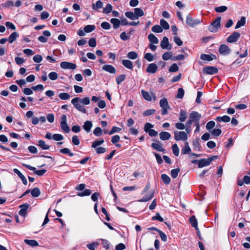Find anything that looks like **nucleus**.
I'll use <instances>...</instances> for the list:
<instances>
[{
  "label": "nucleus",
  "instance_id": "nucleus-50",
  "mask_svg": "<svg viewBox=\"0 0 250 250\" xmlns=\"http://www.w3.org/2000/svg\"><path fill=\"white\" fill-rule=\"evenodd\" d=\"M125 75L124 74L118 76L116 78V83L118 84H121L125 79Z\"/></svg>",
  "mask_w": 250,
  "mask_h": 250
},
{
  "label": "nucleus",
  "instance_id": "nucleus-46",
  "mask_svg": "<svg viewBox=\"0 0 250 250\" xmlns=\"http://www.w3.org/2000/svg\"><path fill=\"white\" fill-rule=\"evenodd\" d=\"M93 134L96 136H101L103 134V130L100 127H97L93 130Z\"/></svg>",
  "mask_w": 250,
  "mask_h": 250
},
{
  "label": "nucleus",
  "instance_id": "nucleus-29",
  "mask_svg": "<svg viewBox=\"0 0 250 250\" xmlns=\"http://www.w3.org/2000/svg\"><path fill=\"white\" fill-rule=\"evenodd\" d=\"M179 121L181 122H185L187 118V112L186 110H181L180 113Z\"/></svg>",
  "mask_w": 250,
  "mask_h": 250
},
{
  "label": "nucleus",
  "instance_id": "nucleus-52",
  "mask_svg": "<svg viewBox=\"0 0 250 250\" xmlns=\"http://www.w3.org/2000/svg\"><path fill=\"white\" fill-rule=\"evenodd\" d=\"M228 9V7L226 6H221L216 7L215 8V11L217 13L224 12Z\"/></svg>",
  "mask_w": 250,
  "mask_h": 250
},
{
  "label": "nucleus",
  "instance_id": "nucleus-43",
  "mask_svg": "<svg viewBox=\"0 0 250 250\" xmlns=\"http://www.w3.org/2000/svg\"><path fill=\"white\" fill-rule=\"evenodd\" d=\"M91 190L89 189H86L83 192H79L77 195L80 197H83L85 196H89L91 194Z\"/></svg>",
  "mask_w": 250,
  "mask_h": 250
},
{
  "label": "nucleus",
  "instance_id": "nucleus-61",
  "mask_svg": "<svg viewBox=\"0 0 250 250\" xmlns=\"http://www.w3.org/2000/svg\"><path fill=\"white\" fill-rule=\"evenodd\" d=\"M46 119L49 123H53L55 120V117H54V114L52 113H49V114H47L46 116Z\"/></svg>",
  "mask_w": 250,
  "mask_h": 250
},
{
  "label": "nucleus",
  "instance_id": "nucleus-33",
  "mask_svg": "<svg viewBox=\"0 0 250 250\" xmlns=\"http://www.w3.org/2000/svg\"><path fill=\"white\" fill-rule=\"evenodd\" d=\"M148 39L152 43L157 44L159 42L158 38L153 34L148 35Z\"/></svg>",
  "mask_w": 250,
  "mask_h": 250
},
{
  "label": "nucleus",
  "instance_id": "nucleus-26",
  "mask_svg": "<svg viewBox=\"0 0 250 250\" xmlns=\"http://www.w3.org/2000/svg\"><path fill=\"white\" fill-rule=\"evenodd\" d=\"M153 194L151 192L147 194L146 196L138 200L139 202H146L152 198Z\"/></svg>",
  "mask_w": 250,
  "mask_h": 250
},
{
  "label": "nucleus",
  "instance_id": "nucleus-60",
  "mask_svg": "<svg viewBox=\"0 0 250 250\" xmlns=\"http://www.w3.org/2000/svg\"><path fill=\"white\" fill-rule=\"evenodd\" d=\"M179 67L176 63H173L169 68V71L170 72H175L178 70Z\"/></svg>",
  "mask_w": 250,
  "mask_h": 250
},
{
  "label": "nucleus",
  "instance_id": "nucleus-21",
  "mask_svg": "<svg viewBox=\"0 0 250 250\" xmlns=\"http://www.w3.org/2000/svg\"><path fill=\"white\" fill-rule=\"evenodd\" d=\"M159 136L161 140L165 141L170 139L171 135L168 132L163 131L159 133Z\"/></svg>",
  "mask_w": 250,
  "mask_h": 250
},
{
  "label": "nucleus",
  "instance_id": "nucleus-48",
  "mask_svg": "<svg viewBox=\"0 0 250 250\" xmlns=\"http://www.w3.org/2000/svg\"><path fill=\"white\" fill-rule=\"evenodd\" d=\"M99 245L98 242H94L92 243L87 245V248L90 250H95V247H97Z\"/></svg>",
  "mask_w": 250,
  "mask_h": 250
},
{
  "label": "nucleus",
  "instance_id": "nucleus-5",
  "mask_svg": "<svg viewBox=\"0 0 250 250\" xmlns=\"http://www.w3.org/2000/svg\"><path fill=\"white\" fill-rule=\"evenodd\" d=\"M221 20V17H218L215 21H213L208 26V30L211 32H217L218 29L220 27Z\"/></svg>",
  "mask_w": 250,
  "mask_h": 250
},
{
  "label": "nucleus",
  "instance_id": "nucleus-51",
  "mask_svg": "<svg viewBox=\"0 0 250 250\" xmlns=\"http://www.w3.org/2000/svg\"><path fill=\"white\" fill-rule=\"evenodd\" d=\"M59 98L62 100H66L70 98V95L67 93H61L59 95Z\"/></svg>",
  "mask_w": 250,
  "mask_h": 250
},
{
  "label": "nucleus",
  "instance_id": "nucleus-44",
  "mask_svg": "<svg viewBox=\"0 0 250 250\" xmlns=\"http://www.w3.org/2000/svg\"><path fill=\"white\" fill-rule=\"evenodd\" d=\"M151 30L155 33H161L163 31V28L160 25H155L152 27Z\"/></svg>",
  "mask_w": 250,
  "mask_h": 250
},
{
  "label": "nucleus",
  "instance_id": "nucleus-32",
  "mask_svg": "<svg viewBox=\"0 0 250 250\" xmlns=\"http://www.w3.org/2000/svg\"><path fill=\"white\" fill-rule=\"evenodd\" d=\"M216 121L218 122H223L225 123H227L230 121V118L229 116L227 115H224L222 117L218 116L216 118Z\"/></svg>",
  "mask_w": 250,
  "mask_h": 250
},
{
  "label": "nucleus",
  "instance_id": "nucleus-6",
  "mask_svg": "<svg viewBox=\"0 0 250 250\" xmlns=\"http://www.w3.org/2000/svg\"><path fill=\"white\" fill-rule=\"evenodd\" d=\"M202 22V20L199 19H194L189 15L187 16L186 23L191 27H194L200 24Z\"/></svg>",
  "mask_w": 250,
  "mask_h": 250
},
{
  "label": "nucleus",
  "instance_id": "nucleus-18",
  "mask_svg": "<svg viewBox=\"0 0 250 250\" xmlns=\"http://www.w3.org/2000/svg\"><path fill=\"white\" fill-rule=\"evenodd\" d=\"M201 59L204 61H210L216 59V56L214 55H208L205 54H201L200 56Z\"/></svg>",
  "mask_w": 250,
  "mask_h": 250
},
{
  "label": "nucleus",
  "instance_id": "nucleus-62",
  "mask_svg": "<svg viewBox=\"0 0 250 250\" xmlns=\"http://www.w3.org/2000/svg\"><path fill=\"white\" fill-rule=\"evenodd\" d=\"M144 58L148 62H151L154 60V57L152 54L150 53H146L144 56Z\"/></svg>",
  "mask_w": 250,
  "mask_h": 250
},
{
  "label": "nucleus",
  "instance_id": "nucleus-34",
  "mask_svg": "<svg viewBox=\"0 0 250 250\" xmlns=\"http://www.w3.org/2000/svg\"><path fill=\"white\" fill-rule=\"evenodd\" d=\"M61 129L64 133H68L69 132L70 129L67 123L60 124Z\"/></svg>",
  "mask_w": 250,
  "mask_h": 250
},
{
  "label": "nucleus",
  "instance_id": "nucleus-39",
  "mask_svg": "<svg viewBox=\"0 0 250 250\" xmlns=\"http://www.w3.org/2000/svg\"><path fill=\"white\" fill-rule=\"evenodd\" d=\"M189 221L192 226L196 229H197L198 222L196 217L194 216H191L189 219Z\"/></svg>",
  "mask_w": 250,
  "mask_h": 250
},
{
  "label": "nucleus",
  "instance_id": "nucleus-56",
  "mask_svg": "<svg viewBox=\"0 0 250 250\" xmlns=\"http://www.w3.org/2000/svg\"><path fill=\"white\" fill-rule=\"evenodd\" d=\"M180 168L173 169L171 170V175L172 178H176L180 172Z\"/></svg>",
  "mask_w": 250,
  "mask_h": 250
},
{
  "label": "nucleus",
  "instance_id": "nucleus-47",
  "mask_svg": "<svg viewBox=\"0 0 250 250\" xmlns=\"http://www.w3.org/2000/svg\"><path fill=\"white\" fill-rule=\"evenodd\" d=\"M161 26L164 29H168L169 28V25L168 22L165 20L162 19L160 21Z\"/></svg>",
  "mask_w": 250,
  "mask_h": 250
},
{
  "label": "nucleus",
  "instance_id": "nucleus-23",
  "mask_svg": "<svg viewBox=\"0 0 250 250\" xmlns=\"http://www.w3.org/2000/svg\"><path fill=\"white\" fill-rule=\"evenodd\" d=\"M151 147L159 151L163 152L165 151L164 148L163 147L161 144L160 142L154 143L151 144Z\"/></svg>",
  "mask_w": 250,
  "mask_h": 250
},
{
  "label": "nucleus",
  "instance_id": "nucleus-36",
  "mask_svg": "<svg viewBox=\"0 0 250 250\" xmlns=\"http://www.w3.org/2000/svg\"><path fill=\"white\" fill-rule=\"evenodd\" d=\"M24 241L26 244L32 247H36L39 245L38 242L34 240L25 239Z\"/></svg>",
  "mask_w": 250,
  "mask_h": 250
},
{
  "label": "nucleus",
  "instance_id": "nucleus-64",
  "mask_svg": "<svg viewBox=\"0 0 250 250\" xmlns=\"http://www.w3.org/2000/svg\"><path fill=\"white\" fill-rule=\"evenodd\" d=\"M33 60L34 62L36 63H40L42 62V57L41 55H36L34 56L33 58Z\"/></svg>",
  "mask_w": 250,
  "mask_h": 250
},
{
  "label": "nucleus",
  "instance_id": "nucleus-40",
  "mask_svg": "<svg viewBox=\"0 0 250 250\" xmlns=\"http://www.w3.org/2000/svg\"><path fill=\"white\" fill-rule=\"evenodd\" d=\"M161 178L163 182L167 185L169 184L170 183L171 180L170 177L165 174H163L161 175Z\"/></svg>",
  "mask_w": 250,
  "mask_h": 250
},
{
  "label": "nucleus",
  "instance_id": "nucleus-14",
  "mask_svg": "<svg viewBox=\"0 0 250 250\" xmlns=\"http://www.w3.org/2000/svg\"><path fill=\"white\" fill-rule=\"evenodd\" d=\"M102 69L103 70L110 74H114L116 73V70L115 68L113 65L110 64H105L103 65Z\"/></svg>",
  "mask_w": 250,
  "mask_h": 250
},
{
  "label": "nucleus",
  "instance_id": "nucleus-41",
  "mask_svg": "<svg viewBox=\"0 0 250 250\" xmlns=\"http://www.w3.org/2000/svg\"><path fill=\"white\" fill-rule=\"evenodd\" d=\"M215 123L213 121L208 122L206 126V129L209 132L212 130V129L215 126Z\"/></svg>",
  "mask_w": 250,
  "mask_h": 250
},
{
  "label": "nucleus",
  "instance_id": "nucleus-10",
  "mask_svg": "<svg viewBox=\"0 0 250 250\" xmlns=\"http://www.w3.org/2000/svg\"><path fill=\"white\" fill-rule=\"evenodd\" d=\"M240 37V34L237 31L233 32L228 38L227 42L229 43L236 42Z\"/></svg>",
  "mask_w": 250,
  "mask_h": 250
},
{
  "label": "nucleus",
  "instance_id": "nucleus-19",
  "mask_svg": "<svg viewBox=\"0 0 250 250\" xmlns=\"http://www.w3.org/2000/svg\"><path fill=\"white\" fill-rule=\"evenodd\" d=\"M190 151L191 148L189 147L188 143V142H184V146L181 149V153L185 155L189 153Z\"/></svg>",
  "mask_w": 250,
  "mask_h": 250
},
{
  "label": "nucleus",
  "instance_id": "nucleus-31",
  "mask_svg": "<svg viewBox=\"0 0 250 250\" xmlns=\"http://www.w3.org/2000/svg\"><path fill=\"white\" fill-rule=\"evenodd\" d=\"M19 37L18 34L16 32H13L8 37V41L9 43H12Z\"/></svg>",
  "mask_w": 250,
  "mask_h": 250
},
{
  "label": "nucleus",
  "instance_id": "nucleus-7",
  "mask_svg": "<svg viewBox=\"0 0 250 250\" xmlns=\"http://www.w3.org/2000/svg\"><path fill=\"white\" fill-rule=\"evenodd\" d=\"M160 105L162 108V114L166 115L167 114V110L169 108L167 99L165 98L162 99L160 101Z\"/></svg>",
  "mask_w": 250,
  "mask_h": 250
},
{
  "label": "nucleus",
  "instance_id": "nucleus-28",
  "mask_svg": "<svg viewBox=\"0 0 250 250\" xmlns=\"http://www.w3.org/2000/svg\"><path fill=\"white\" fill-rule=\"evenodd\" d=\"M38 146L43 150H47L50 148V146L47 145L45 142L42 140H40L38 141Z\"/></svg>",
  "mask_w": 250,
  "mask_h": 250
},
{
  "label": "nucleus",
  "instance_id": "nucleus-3",
  "mask_svg": "<svg viewBox=\"0 0 250 250\" xmlns=\"http://www.w3.org/2000/svg\"><path fill=\"white\" fill-rule=\"evenodd\" d=\"M174 139L176 141H183L184 142H187L188 136L187 133L183 131H174Z\"/></svg>",
  "mask_w": 250,
  "mask_h": 250
},
{
  "label": "nucleus",
  "instance_id": "nucleus-45",
  "mask_svg": "<svg viewBox=\"0 0 250 250\" xmlns=\"http://www.w3.org/2000/svg\"><path fill=\"white\" fill-rule=\"evenodd\" d=\"M172 150L174 155L176 156H178L179 154V149L178 145L176 144H174L172 146Z\"/></svg>",
  "mask_w": 250,
  "mask_h": 250
},
{
  "label": "nucleus",
  "instance_id": "nucleus-12",
  "mask_svg": "<svg viewBox=\"0 0 250 250\" xmlns=\"http://www.w3.org/2000/svg\"><path fill=\"white\" fill-rule=\"evenodd\" d=\"M141 93L143 98L145 100L148 101H151L152 99L154 101L156 100V97L153 93L150 94L148 92H146L144 90H142Z\"/></svg>",
  "mask_w": 250,
  "mask_h": 250
},
{
  "label": "nucleus",
  "instance_id": "nucleus-27",
  "mask_svg": "<svg viewBox=\"0 0 250 250\" xmlns=\"http://www.w3.org/2000/svg\"><path fill=\"white\" fill-rule=\"evenodd\" d=\"M103 6V2L99 0L95 3L92 4V9L95 11H98L99 9L102 8Z\"/></svg>",
  "mask_w": 250,
  "mask_h": 250
},
{
  "label": "nucleus",
  "instance_id": "nucleus-22",
  "mask_svg": "<svg viewBox=\"0 0 250 250\" xmlns=\"http://www.w3.org/2000/svg\"><path fill=\"white\" fill-rule=\"evenodd\" d=\"M92 125H93L91 121H87L84 123V125H83V128L87 132H89L91 131Z\"/></svg>",
  "mask_w": 250,
  "mask_h": 250
},
{
  "label": "nucleus",
  "instance_id": "nucleus-37",
  "mask_svg": "<svg viewBox=\"0 0 250 250\" xmlns=\"http://www.w3.org/2000/svg\"><path fill=\"white\" fill-rule=\"evenodd\" d=\"M31 195L34 197H38L41 194L40 190L38 188H35L31 191Z\"/></svg>",
  "mask_w": 250,
  "mask_h": 250
},
{
  "label": "nucleus",
  "instance_id": "nucleus-24",
  "mask_svg": "<svg viewBox=\"0 0 250 250\" xmlns=\"http://www.w3.org/2000/svg\"><path fill=\"white\" fill-rule=\"evenodd\" d=\"M110 22L113 24V27L114 29L118 28L121 24V21L116 18H112L110 20Z\"/></svg>",
  "mask_w": 250,
  "mask_h": 250
},
{
  "label": "nucleus",
  "instance_id": "nucleus-16",
  "mask_svg": "<svg viewBox=\"0 0 250 250\" xmlns=\"http://www.w3.org/2000/svg\"><path fill=\"white\" fill-rule=\"evenodd\" d=\"M158 69L157 65L154 63L149 64L146 68V71L150 73H155Z\"/></svg>",
  "mask_w": 250,
  "mask_h": 250
},
{
  "label": "nucleus",
  "instance_id": "nucleus-9",
  "mask_svg": "<svg viewBox=\"0 0 250 250\" xmlns=\"http://www.w3.org/2000/svg\"><path fill=\"white\" fill-rule=\"evenodd\" d=\"M60 66L64 69L74 70L76 68V65L75 63L68 62H62L60 63Z\"/></svg>",
  "mask_w": 250,
  "mask_h": 250
},
{
  "label": "nucleus",
  "instance_id": "nucleus-57",
  "mask_svg": "<svg viewBox=\"0 0 250 250\" xmlns=\"http://www.w3.org/2000/svg\"><path fill=\"white\" fill-rule=\"evenodd\" d=\"M60 152L62 154H68L70 156H74V154L70 152V150L68 148H64L60 150Z\"/></svg>",
  "mask_w": 250,
  "mask_h": 250
},
{
  "label": "nucleus",
  "instance_id": "nucleus-2",
  "mask_svg": "<svg viewBox=\"0 0 250 250\" xmlns=\"http://www.w3.org/2000/svg\"><path fill=\"white\" fill-rule=\"evenodd\" d=\"M125 16L131 20H138L140 17L144 15L143 10L140 8H135L134 9V12L131 11H126L125 13Z\"/></svg>",
  "mask_w": 250,
  "mask_h": 250
},
{
  "label": "nucleus",
  "instance_id": "nucleus-20",
  "mask_svg": "<svg viewBox=\"0 0 250 250\" xmlns=\"http://www.w3.org/2000/svg\"><path fill=\"white\" fill-rule=\"evenodd\" d=\"M13 171L21 179L23 184L24 185H26L27 184V181L25 176L17 168H14L13 169Z\"/></svg>",
  "mask_w": 250,
  "mask_h": 250
},
{
  "label": "nucleus",
  "instance_id": "nucleus-17",
  "mask_svg": "<svg viewBox=\"0 0 250 250\" xmlns=\"http://www.w3.org/2000/svg\"><path fill=\"white\" fill-rule=\"evenodd\" d=\"M29 205L27 204H23L20 206V208L21 209L19 212V214L22 216H24L27 212V210L28 208Z\"/></svg>",
  "mask_w": 250,
  "mask_h": 250
},
{
  "label": "nucleus",
  "instance_id": "nucleus-49",
  "mask_svg": "<svg viewBox=\"0 0 250 250\" xmlns=\"http://www.w3.org/2000/svg\"><path fill=\"white\" fill-rule=\"evenodd\" d=\"M112 10V6L108 3L107 4L106 6L103 9V13L105 14H108L110 13Z\"/></svg>",
  "mask_w": 250,
  "mask_h": 250
},
{
  "label": "nucleus",
  "instance_id": "nucleus-13",
  "mask_svg": "<svg viewBox=\"0 0 250 250\" xmlns=\"http://www.w3.org/2000/svg\"><path fill=\"white\" fill-rule=\"evenodd\" d=\"M219 52L223 55H227L229 54L230 49L226 44H221L219 47Z\"/></svg>",
  "mask_w": 250,
  "mask_h": 250
},
{
  "label": "nucleus",
  "instance_id": "nucleus-4",
  "mask_svg": "<svg viewBox=\"0 0 250 250\" xmlns=\"http://www.w3.org/2000/svg\"><path fill=\"white\" fill-rule=\"evenodd\" d=\"M217 158H218L217 156H212L209 157L207 159H200L198 161V167L199 168H202L204 167L208 166L210 164L211 162L213 160L217 159Z\"/></svg>",
  "mask_w": 250,
  "mask_h": 250
},
{
  "label": "nucleus",
  "instance_id": "nucleus-55",
  "mask_svg": "<svg viewBox=\"0 0 250 250\" xmlns=\"http://www.w3.org/2000/svg\"><path fill=\"white\" fill-rule=\"evenodd\" d=\"M48 77L51 80H56L58 79V75L55 72H51L48 74Z\"/></svg>",
  "mask_w": 250,
  "mask_h": 250
},
{
  "label": "nucleus",
  "instance_id": "nucleus-1",
  "mask_svg": "<svg viewBox=\"0 0 250 250\" xmlns=\"http://www.w3.org/2000/svg\"><path fill=\"white\" fill-rule=\"evenodd\" d=\"M90 102V98L87 97L82 99L76 97L71 100V103L74 105V107L78 111L83 113H86V110L83 105H88Z\"/></svg>",
  "mask_w": 250,
  "mask_h": 250
},
{
  "label": "nucleus",
  "instance_id": "nucleus-63",
  "mask_svg": "<svg viewBox=\"0 0 250 250\" xmlns=\"http://www.w3.org/2000/svg\"><path fill=\"white\" fill-rule=\"evenodd\" d=\"M101 27L105 30H108L110 29L111 25L108 22L106 21L103 22L101 23Z\"/></svg>",
  "mask_w": 250,
  "mask_h": 250
},
{
  "label": "nucleus",
  "instance_id": "nucleus-25",
  "mask_svg": "<svg viewBox=\"0 0 250 250\" xmlns=\"http://www.w3.org/2000/svg\"><path fill=\"white\" fill-rule=\"evenodd\" d=\"M122 63L123 65L126 68L129 69H132L133 63L131 61L128 60H124L122 61Z\"/></svg>",
  "mask_w": 250,
  "mask_h": 250
},
{
  "label": "nucleus",
  "instance_id": "nucleus-15",
  "mask_svg": "<svg viewBox=\"0 0 250 250\" xmlns=\"http://www.w3.org/2000/svg\"><path fill=\"white\" fill-rule=\"evenodd\" d=\"M161 47L162 49H171V46L170 45L168 39L167 37H164L161 42Z\"/></svg>",
  "mask_w": 250,
  "mask_h": 250
},
{
  "label": "nucleus",
  "instance_id": "nucleus-38",
  "mask_svg": "<svg viewBox=\"0 0 250 250\" xmlns=\"http://www.w3.org/2000/svg\"><path fill=\"white\" fill-rule=\"evenodd\" d=\"M94 25H87L84 27L83 29L85 33H90L95 29Z\"/></svg>",
  "mask_w": 250,
  "mask_h": 250
},
{
  "label": "nucleus",
  "instance_id": "nucleus-59",
  "mask_svg": "<svg viewBox=\"0 0 250 250\" xmlns=\"http://www.w3.org/2000/svg\"><path fill=\"white\" fill-rule=\"evenodd\" d=\"M53 139L56 141H62L63 139V136L60 134H55L53 135Z\"/></svg>",
  "mask_w": 250,
  "mask_h": 250
},
{
  "label": "nucleus",
  "instance_id": "nucleus-11",
  "mask_svg": "<svg viewBox=\"0 0 250 250\" xmlns=\"http://www.w3.org/2000/svg\"><path fill=\"white\" fill-rule=\"evenodd\" d=\"M204 73L209 75H213L218 72V69L214 66H207L203 69Z\"/></svg>",
  "mask_w": 250,
  "mask_h": 250
},
{
  "label": "nucleus",
  "instance_id": "nucleus-8",
  "mask_svg": "<svg viewBox=\"0 0 250 250\" xmlns=\"http://www.w3.org/2000/svg\"><path fill=\"white\" fill-rule=\"evenodd\" d=\"M201 117V115L196 111H192L189 115L188 119L195 124L199 123V121Z\"/></svg>",
  "mask_w": 250,
  "mask_h": 250
},
{
  "label": "nucleus",
  "instance_id": "nucleus-42",
  "mask_svg": "<svg viewBox=\"0 0 250 250\" xmlns=\"http://www.w3.org/2000/svg\"><path fill=\"white\" fill-rule=\"evenodd\" d=\"M127 57L131 60H135L137 58L138 54L136 52L131 51L127 53Z\"/></svg>",
  "mask_w": 250,
  "mask_h": 250
},
{
  "label": "nucleus",
  "instance_id": "nucleus-53",
  "mask_svg": "<svg viewBox=\"0 0 250 250\" xmlns=\"http://www.w3.org/2000/svg\"><path fill=\"white\" fill-rule=\"evenodd\" d=\"M193 149L196 151H199L200 150V145L198 140H194L193 141Z\"/></svg>",
  "mask_w": 250,
  "mask_h": 250
},
{
  "label": "nucleus",
  "instance_id": "nucleus-54",
  "mask_svg": "<svg viewBox=\"0 0 250 250\" xmlns=\"http://www.w3.org/2000/svg\"><path fill=\"white\" fill-rule=\"evenodd\" d=\"M210 132L214 136H218L221 134L222 131L219 128H216L212 129L210 131Z\"/></svg>",
  "mask_w": 250,
  "mask_h": 250
},
{
  "label": "nucleus",
  "instance_id": "nucleus-35",
  "mask_svg": "<svg viewBox=\"0 0 250 250\" xmlns=\"http://www.w3.org/2000/svg\"><path fill=\"white\" fill-rule=\"evenodd\" d=\"M104 143V140L103 139H101L99 140H95L92 142L91 146L93 148H97V146L102 145Z\"/></svg>",
  "mask_w": 250,
  "mask_h": 250
},
{
  "label": "nucleus",
  "instance_id": "nucleus-30",
  "mask_svg": "<svg viewBox=\"0 0 250 250\" xmlns=\"http://www.w3.org/2000/svg\"><path fill=\"white\" fill-rule=\"evenodd\" d=\"M246 23V18L244 17H242L241 19L238 21L235 25V29H238L241 26H244Z\"/></svg>",
  "mask_w": 250,
  "mask_h": 250
},
{
  "label": "nucleus",
  "instance_id": "nucleus-58",
  "mask_svg": "<svg viewBox=\"0 0 250 250\" xmlns=\"http://www.w3.org/2000/svg\"><path fill=\"white\" fill-rule=\"evenodd\" d=\"M156 110L154 109H149L146 110L143 113V115L145 116H148L151 115H153L155 112Z\"/></svg>",
  "mask_w": 250,
  "mask_h": 250
}]
</instances>
